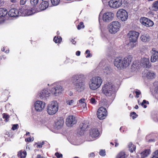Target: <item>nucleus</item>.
Instances as JSON below:
<instances>
[{"mask_svg":"<svg viewBox=\"0 0 158 158\" xmlns=\"http://www.w3.org/2000/svg\"><path fill=\"white\" fill-rule=\"evenodd\" d=\"M121 26V24L118 21L112 22L109 27V32L112 34H114L118 31Z\"/></svg>","mask_w":158,"mask_h":158,"instance_id":"obj_7","label":"nucleus"},{"mask_svg":"<svg viewBox=\"0 0 158 158\" xmlns=\"http://www.w3.org/2000/svg\"><path fill=\"white\" fill-rule=\"evenodd\" d=\"M153 7L156 9H158V1L155 2H154Z\"/></svg>","mask_w":158,"mask_h":158,"instance_id":"obj_42","label":"nucleus"},{"mask_svg":"<svg viewBox=\"0 0 158 158\" xmlns=\"http://www.w3.org/2000/svg\"><path fill=\"white\" fill-rule=\"evenodd\" d=\"M89 127L88 123L86 121H84L80 124L79 127L77 129L78 134L80 135H82L85 134L88 130Z\"/></svg>","mask_w":158,"mask_h":158,"instance_id":"obj_6","label":"nucleus"},{"mask_svg":"<svg viewBox=\"0 0 158 158\" xmlns=\"http://www.w3.org/2000/svg\"><path fill=\"white\" fill-rule=\"evenodd\" d=\"M85 53L87 54V55L86 56V57H89L90 56V51L89 50H87L85 52Z\"/></svg>","mask_w":158,"mask_h":158,"instance_id":"obj_50","label":"nucleus"},{"mask_svg":"<svg viewBox=\"0 0 158 158\" xmlns=\"http://www.w3.org/2000/svg\"><path fill=\"white\" fill-rule=\"evenodd\" d=\"M141 24L147 27H152L154 23L150 19L145 17H141L140 19Z\"/></svg>","mask_w":158,"mask_h":158,"instance_id":"obj_9","label":"nucleus"},{"mask_svg":"<svg viewBox=\"0 0 158 158\" xmlns=\"http://www.w3.org/2000/svg\"><path fill=\"white\" fill-rule=\"evenodd\" d=\"M27 154V152L25 151L20 150L18 152L17 155L20 158H25L26 157Z\"/></svg>","mask_w":158,"mask_h":158,"instance_id":"obj_24","label":"nucleus"},{"mask_svg":"<svg viewBox=\"0 0 158 158\" xmlns=\"http://www.w3.org/2000/svg\"><path fill=\"white\" fill-rule=\"evenodd\" d=\"M115 147H117V146H118V145H119L118 143H117V142H115Z\"/></svg>","mask_w":158,"mask_h":158,"instance_id":"obj_63","label":"nucleus"},{"mask_svg":"<svg viewBox=\"0 0 158 158\" xmlns=\"http://www.w3.org/2000/svg\"><path fill=\"white\" fill-rule=\"evenodd\" d=\"M127 157L125 152L123 151L119 152L117 155L116 158H125Z\"/></svg>","mask_w":158,"mask_h":158,"instance_id":"obj_29","label":"nucleus"},{"mask_svg":"<svg viewBox=\"0 0 158 158\" xmlns=\"http://www.w3.org/2000/svg\"><path fill=\"white\" fill-rule=\"evenodd\" d=\"M99 135V132L97 128H92L89 130V136L92 138H96Z\"/></svg>","mask_w":158,"mask_h":158,"instance_id":"obj_19","label":"nucleus"},{"mask_svg":"<svg viewBox=\"0 0 158 158\" xmlns=\"http://www.w3.org/2000/svg\"><path fill=\"white\" fill-rule=\"evenodd\" d=\"M8 11L6 9L0 8V17H4L7 14Z\"/></svg>","mask_w":158,"mask_h":158,"instance_id":"obj_27","label":"nucleus"},{"mask_svg":"<svg viewBox=\"0 0 158 158\" xmlns=\"http://www.w3.org/2000/svg\"><path fill=\"white\" fill-rule=\"evenodd\" d=\"M150 150L149 149H145L141 154V158H144L147 157L150 153Z\"/></svg>","mask_w":158,"mask_h":158,"instance_id":"obj_25","label":"nucleus"},{"mask_svg":"<svg viewBox=\"0 0 158 158\" xmlns=\"http://www.w3.org/2000/svg\"><path fill=\"white\" fill-rule=\"evenodd\" d=\"M37 158H44V157L40 155H38L37 156Z\"/></svg>","mask_w":158,"mask_h":158,"instance_id":"obj_61","label":"nucleus"},{"mask_svg":"<svg viewBox=\"0 0 158 158\" xmlns=\"http://www.w3.org/2000/svg\"><path fill=\"white\" fill-rule=\"evenodd\" d=\"M122 0H110L109 6L113 8L116 9L120 7L122 5Z\"/></svg>","mask_w":158,"mask_h":158,"instance_id":"obj_12","label":"nucleus"},{"mask_svg":"<svg viewBox=\"0 0 158 158\" xmlns=\"http://www.w3.org/2000/svg\"><path fill=\"white\" fill-rule=\"evenodd\" d=\"M129 148V151L131 152H133L134 151H135L136 149V146L130 142L128 145Z\"/></svg>","mask_w":158,"mask_h":158,"instance_id":"obj_28","label":"nucleus"},{"mask_svg":"<svg viewBox=\"0 0 158 158\" xmlns=\"http://www.w3.org/2000/svg\"><path fill=\"white\" fill-rule=\"evenodd\" d=\"M139 35V32L135 31H130L128 34L130 41L133 43L136 41Z\"/></svg>","mask_w":158,"mask_h":158,"instance_id":"obj_10","label":"nucleus"},{"mask_svg":"<svg viewBox=\"0 0 158 158\" xmlns=\"http://www.w3.org/2000/svg\"><path fill=\"white\" fill-rule=\"evenodd\" d=\"M64 123V121L61 119H59L56 122L55 126L58 128H60L62 127Z\"/></svg>","mask_w":158,"mask_h":158,"instance_id":"obj_26","label":"nucleus"},{"mask_svg":"<svg viewBox=\"0 0 158 158\" xmlns=\"http://www.w3.org/2000/svg\"><path fill=\"white\" fill-rule=\"evenodd\" d=\"M90 102L91 103L93 104H96L97 101H96L94 98H91L90 99Z\"/></svg>","mask_w":158,"mask_h":158,"instance_id":"obj_46","label":"nucleus"},{"mask_svg":"<svg viewBox=\"0 0 158 158\" xmlns=\"http://www.w3.org/2000/svg\"><path fill=\"white\" fill-rule=\"evenodd\" d=\"M104 73L105 74H107L109 73V68L108 66L105 67L103 69Z\"/></svg>","mask_w":158,"mask_h":158,"instance_id":"obj_44","label":"nucleus"},{"mask_svg":"<svg viewBox=\"0 0 158 158\" xmlns=\"http://www.w3.org/2000/svg\"><path fill=\"white\" fill-rule=\"evenodd\" d=\"M154 93V95H155V97H158V85L155 87Z\"/></svg>","mask_w":158,"mask_h":158,"instance_id":"obj_39","label":"nucleus"},{"mask_svg":"<svg viewBox=\"0 0 158 158\" xmlns=\"http://www.w3.org/2000/svg\"><path fill=\"white\" fill-rule=\"evenodd\" d=\"M37 146L39 148H41L42 147V145L41 144V143H40L38 144Z\"/></svg>","mask_w":158,"mask_h":158,"instance_id":"obj_62","label":"nucleus"},{"mask_svg":"<svg viewBox=\"0 0 158 158\" xmlns=\"http://www.w3.org/2000/svg\"><path fill=\"white\" fill-rule=\"evenodd\" d=\"M81 54V52L78 51H77L76 52V55L77 56H79Z\"/></svg>","mask_w":158,"mask_h":158,"instance_id":"obj_57","label":"nucleus"},{"mask_svg":"<svg viewBox=\"0 0 158 158\" xmlns=\"http://www.w3.org/2000/svg\"><path fill=\"white\" fill-rule=\"evenodd\" d=\"M55 155L57 158H61L63 156V155L62 154L59 153L58 152H56L55 153Z\"/></svg>","mask_w":158,"mask_h":158,"instance_id":"obj_45","label":"nucleus"},{"mask_svg":"<svg viewBox=\"0 0 158 158\" xmlns=\"http://www.w3.org/2000/svg\"><path fill=\"white\" fill-rule=\"evenodd\" d=\"M115 90L114 85L109 84V102H112L115 98Z\"/></svg>","mask_w":158,"mask_h":158,"instance_id":"obj_11","label":"nucleus"},{"mask_svg":"<svg viewBox=\"0 0 158 158\" xmlns=\"http://www.w3.org/2000/svg\"><path fill=\"white\" fill-rule=\"evenodd\" d=\"M116 15L118 19L123 21H126L128 18L127 12L126 10L123 9L118 10L117 12Z\"/></svg>","mask_w":158,"mask_h":158,"instance_id":"obj_5","label":"nucleus"},{"mask_svg":"<svg viewBox=\"0 0 158 158\" xmlns=\"http://www.w3.org/2000/svg\"><path fill=\"white\" fill-rule=\"evenodd\" d=\"M27 0H21L20 4L21 5H23L25 4Z\"/></svg>","mask_w":158,"mask_h":158,"instance_id":"obj_54","label":"nucleus"},{"mask_svg":"<svg viewBox=\"0 0 158 158\" xmlns=\"http://www.w3.org/2000/svg\"><path fill=\"white\" fill-rule=\"evenodd\" d=\"M63 90L62 86L60 85H58L55 87L52 88L51 90V93L55 96H57V94L61 93Z\"/></svg>","mask_w":158,"mask_h":158,"instance_id":"obj_15","label":"nucleus"},{"mask_svg":"<svg viewBox=\"0 0 158 158\" xmlns=\"http://www.w3.org/2000/svg\"><path fill=\"white\" fill-rule=\"evenodd\" d=\"M18 127L19 125L17 124L13 125L11 129L13 131L15 130L18 129Z\"/></svg>","mask_w":158,"mask_h":158,"instance_id":"obj_43","label":"nucleus"},{"mask_svg":"<svg viewBox=\"0 0 158 158\" xmlns=\"http://www.w3.org/2000/svg\"><path fill=\"white\" fill-rule=\"evenodd\" d=\"M3 118L5 119V121L6 122H7L9 121V118L10 116L7 114L4 113L2 114Z\"/></svg>","mask_w":158,"mask_h":158,"instance_id":"obj_37","label":"nucleus"},{"mask_svg":"<svg viewBox=\"0 0 158 158\" xmlns=\"http://www.w3.org/2000/svg\"><path fill=\"white\" fill-rule=\"evenodd\" d=\"M102 93L106 96H109V83L105 84L102 89Z\"/></svg>","mask_w":158,"mask_h":158,"instance_id":"obj_22","label":"nucleus"},{"mask_svg":"<svg viewBox=\"0 0 158 158\" xmlns=\"http://www.w3.org/2000/svg\"><path fill=\"white\" fill-rule=\"evenodd\" d=\"M75 117L73 115L69 116L66 119V123L68 127H71L77 123Z\"/></svg>","mask_w":158,"mask_h":158,"instance_id":"obj_13","label":"nucleus"},{"mask_svg":"<svg viewBox=\"0 0 158 158\" xmlns=\"http://www.w3.org/2000/svg\"><path fill=\"white\" fill-rule=\"evenodd\" d=\"M10 1L12 3H15L16 2V0H10Z\"/></svg>","mask_w":158,"mask_h":158,"instance_id":"obj_64","label":"nucleus"},{"mask_svg":"<svg viewBox=\"0 0 158 158\" xmlns=\"http://www.w3.org/2000/svg\"><path fill=\"white\" fill-rule=\"evenodd\" d=\"M102 19L105 22L109 21V12H107L104 13L103 15Z\"/></svg>","mask_w":158,"mask_h":158,"instance_id":"obj_31","label":"nucleus"},{"mask_svg":"<svg viewBox=\"0 0 158 158\" xmlns=\"http://www.w3.org/2000/svg\"><path fill=\"white\" fill-rule=\"evenodd\" d=\"M10 133V132H9L7 131L6 133V135H8V136L10 137L11 135V134Z\"/></svg>","mask_w":158,"mask_h":158,"instance_id":"obj_60","label":"nucleus"},{"mask_svg":"<svg viewBox=\"0 0 158 158\" xmlns=\"http://www.w3.org/2000/svg\"><path fill=\"white\" fill-rule=\"evenodd\" d=\"M99 155L102 156H104L106 155V152L105 150H101L99 152Z\"/></svg>","mask_w":158,"mask_h":158,"instance_id":"obj_41","label":"nucleus"},{"mask_svg":"<svg viewBox=\"0 0 158 158\" xmlns=\"http://www.w3.org/2000/svg\"><path fill=\"white\" fill-rule=\"evenodd\" d=\"M71 41L73 44H75L76 43V42L73 39H72Z\"/></svg>","mask_w":158,"mask_h":158,"instance_id":"obj_59","label":"nucleus"},{"mask_svg":"<svg viewBox=\"0 0 158 158\" xmlns=\"http://www.w3.org/2000/svg\"><path fill=\"white\" fill-rule=\"evenodd\" d=\"M150 158H158V150L152 153Z\"/></svg>","mask_w":158,"mask_h":158,"instance_id":"obj_34","label":"nucleus"},{"mask_svg":"<svg viewBox=\"0 0 158 158\" xmlns=\"http://www.w3.org/2000/svg\"><path fill=\"white\" fill-rule=\"evenodd\" d=\"M140 39L143 42L147 43L150 41L151 37L148 34H144L141 35Z\"/></svg>","mask_w":158,"mask_h":158,"instance_id":"obj_21","label":"nucleus"},{"mask_svg":"<svg viewBox=\"0 0 158 158\" xmlns=\"http://www.w3.org/2000/svg\"><path fill=\"white\" fill-rule=\"evenodd\" d=\"M102 80L99 77H93L90 80L89 85L90 89L95 90L98 89L101 85Z\"/></svg>","mask_w":158,"mask_h":158,"instance_id":"obj_2","label":"nucleus"},{"mask_svg":"<svg viewBox=\"0 0 158 158\" xmlns=\"http://www.w3.org/2000/svg\"><path fill=\"white\" fill-rule=\"evenodd\" d=\"M62 40V38L59 36H55L53 39V41L56 43H60Z\"/></svg>","mask_w":158,"mask_h":158,"instance_id":"obj_30","label":"nucleus"},{"mask_svg":"<svg viewBox=\"0 0 158 158\" xmlns=\"http://www.w3.org/2000/svg\"><path fill=\"white\" fill-rule=\"evenodd\" d=\"M27 10L21 9L19 11V10L15 9H11L8 12L9 15L11 17H16L19 15L24 16L27 14Z\"/></svg>","mask_w":158,"mask_h":158,"instance_id":"obj_4","label":"nucleus"},{"mask_svg":"<svg viewBox=\"0 0 158 158\" xmlns=\"http://www.w3.org/2000/svg\"><path fill=\"white\" fill-rule=\"evenodd\" d=\"M74 101L73 100H70L67 101V103L69 105H71L73 103Z\"/></svg>","mask_w":158,"mask_h":158,"instance_id":"obj_52","label":"nucleus"},{"mask_svg":"<svg viewBox=\"0 0 158 158\" xmlns=\"http://www.w3.org/2000/svg\"><path fill=\"white\" fill-rule=\"evenodd\" d=\"M6 59V57L5 55H2L0 57V60H5Z\"/></svg>","mask_w":158,"mask_h":158,"instance_id":"obj_56","label":"nucleus"},{"mask_svg":"<svg viewBox=\"0 0 158 158\" xmlns=\"http://www.w3.org/2000/svg\"><path fill=\"white\" fill-rule=\"evenodd\" d=\"M94 156V153L92 152L89 155V157H93Z\"/></svg>","mask_w":158,"mask_h":158,"instance_id":"obj_58","label":"nucleus"},{"mask_svg":"<svg viewBox=\"0 0 158 158\" xmlns=\"http://www.w3.org/2000/svg\"><path fill=\"white\" fill-rule=\"evenodd\" d=\"M39 0H30V2L32 5L35 6L37 4Z\"/></svg>","mask_w":158,"mask_h":158,"instance_id":"obj_38","label":"nucleus"},{"mask_svg":"<svg viewBox=\"0 0 158 158\" xmlns=\"http://www.w3.org/2000/svg\"><path fill=\"white\" fill-rule=\"evenodd\" d=\"M85 99L84 98H81V99L79 100V101L80 103L84 104L85 105V106L86 105V104L84 102V101H85Z\"/></svg>","mask_w":158,"mask_h":158,"instance_id":"obj_48","label":"nucleus"},{"mask_svg":"<svg viewBox=\"0 0 158 158\" xmlns=\"http://www.w3.org/2000/svg\"><path fill=\"white\" fill-rule=\"evenodd\" d=\"M135 93L136 94V96L135 97L137 98H139V95L141 94V92L140 91H135Z\"/></svg>","mask_w":158,"mask_h":158,"instance_id":"obj_49","label":"nucleus"},{"mask_svg":"<svg viewBox=\"0 0 158 158\" xmlns=\"http://www.w3.org/2000/svg\"><path fill=\"white\" fill-rule=\"evenodd\" d=\"M49 6V3L47 1H42L39 6L38 11H41L45 10Z\"/></svg>","mask_w":158,"mask_h":158,"instance_id":"obj_18","label":"nucleus"},{"mask_svg":"<svg viewBox=\"0 0 158 158\" xmlns=\"http://www.w3.org/2000/svg\"><path fill=\"white\" fill-rule=\"evenodd\" d=\"M151 60L152 62H155L158 61V51H156L154 52L152 56Z\"/></svg>","mask_w":158,"mask_h":158,"instance_id":"obj_23","label":"nucleus"},{"mask_svg":"<svg viewBox=\"0 0 158 158\" xmlns=\"http://www.w3.org/2000/svg\"><path fill=\"white\" fill-rule=\"evenodd\" d=\"M148 101H146L145 100H143V102L141 103V105L142 106H143V105L144 104L147 103L148 104Z\"/></svg>","mask_w":158,"mask_h":158,"instance_id":"obj_55","label":"nucleus"},{"mask_svg":"<svg viewBox=\"0 0 158 158\" xmlns=\"http://www.w3.org/2000/svg\"><path fill=\"white\" fill-rule=\"evenodd\" d=\"M25 141L27 142H30L32 141V138L31 137H28L26 139Z\"/></svg>","mask_w":158,"mask_h":158,"instance_id":"obj_53","label":"nucleus"},{"mask_svg":"<svg viewBox=\"0 0 158 158\" xmlns=\"http://www.w3.org/2000/svg\"><path fill=\"white\" fill-rule=\"evenodd\" d=\"M144 61H146L145 67L147 68H149L151 66V64L150 63V61L148 59H144Z\"/></svg>","mask_w":158,"mask_h":158,"instance_id":"obj_33","label":"nucleus"},{"mask_svg":"<svg viewBox=\"0 0 158 158\" xmlns=\"http://www.w3.org/2000/svg\"><path fill=\"white\" fill-rule=\"evenodd\" d=\"M45 103L41 101H37L35 104V109L36 110L40 111L43 110L44 108Z\"/></svg>","mask_w":158,"mask_h":158,"instance_id":"obj_14","label":"nucleus"},{"mask_svg":"<svg viewBox=\"0 0 158 158\" xmlns=\"http://www.w3.org/2000/svg\"><path fill=\"white\" fill-rule=\"evenodd\" d=\"M144 59H147V58H143L141 59V63L143 66H144V67H145V64L146 63V61H144Z\"/></svg>","mask_w":158,"mask_h":158,"instance_id":"obj_47","label":"nucleus"},{"mask_svg":"<svg viewBox=\"0 0 158 158\" xmlns=\"http://www.w3.org/2000/svg\"><path fill=\"white\" fill-rule=\"evenodd\" d=\"M59 106L56 101H52L48 104L47 108V111L50 115L55 114L58 110Z\"/></svg>","mask_w":158,"mask_h":158,"instance_id":"obj_3","label":"nucleus"},{"mask_svg":"<svg viewBox=\"0 0 158 158\" xmlns=\"http://www.w3.org/2000/svg\"><path fill=\"white\" fill-rule=\"evenodd\" d=\"M103 3L106 5H109V2L108 0H102Z\"/></svg>","mask_w":158,"mask_h":158,"instance_id":"obj_51","label":"nucleus"},{"mask_svg":"<svg viewBox=\"0 0 158 158\" xmlns=\"http://www.w3.org/2000/svg\"><path fill=\"white\" fill-rule=\"evenodd\" d=\"M146 77L149 79L154 78L155 77V74L153 73L148 72L146 74Z\"/></svg>","mask_w":158,"mask_h":158,"instance_id":"obj_32","label":"nucleus"},{"mask_svg":"<svg viewBox=\"0 0 158 158\" xmlns=\"http://www.w3.org/2000/svg\"><path fill=\"white\" fill-rule=\"evenodd\" d=\"M114 65L118 68H124L123 60L122 58L119 57L115 58L114 61Z\"/></svg>","mask_w":158,"mask_h":158,"instance_id":"obj_16","label":"nucleus"},{"mask_svg":"<svg viewBox=\"0 0 158 158\" xmlns=\"http://www.w3.org/2000/svg\"><path fill=\"white\" fill-rule=\"evenodd\" d=\"M130 115L131 117H132L133 119L136 118L138 116V115L136 114V113L134 112H131L130 113Z\"/></svg>","mask_w":158,"mask_h":158,"instance_id":"obj_40","label":"nucleus"},{"mask_svg":"<svg viewBox=\"0 0 158 158\" xmlns=\"http://www.w3.org/2000/svg\"><path fill=\"white\" fill-rule=\"evenodd\" d=\"M85 27V26L83 22H81L77 26V28L78 30H80L81 28H84Z\"/></svg>","mask_w":158,"mask_h":158,"instance_id":"obj_36","label":"nucleus"},{"mask_svg":"<svg viewBox=\"0 0 158 158\" xmlns=\"http://www.w3.org/2000/svg\"><path fill=\"white\" fill-rule=\"evenodd\" d=\"M71 81L77 91L81 92L84 90V82L83 81V78L80 75H74L73 76Z\"/></svg>","mask_w":158,"mask_h":158,"instance_id":"obj_1","label":"nucleus"},{"mask_svg":"<svg viewBox=\"0 0 158 158\" xmlns=\"http://www.w3.org/2000/svg\"><path fill=\"white\" fill-rule=\"evenodd\" d=\"M51 1L52 6H56L59 4L60 0H51Z\"/></svg>","mask_w":158,"mask_h":158,"instance_id":"obj_35","label":"nucleus"},{"mask_svg":"<svg viewBox=\"0 0 158 158\" xmlns=\"http://www.w3.org/2000/svg\"><path fill=\"white\" fill-rule=\"evenodd\" d=\"M97 115L100 119H103L107 115V111L106 108L103 107H101L98 110Z\"/></svg>","mask_w":158,"mask_h":158,"instance_id":"obj_8","label":"nucleus"},{"mask_svg":"<svg viewBox=\"0 0 158 158\" xmlns=\"http://www.w3.org/2000/svg\"><path fill=\"white\" fill-rule=\"evenodd\" d=\"M132 56H127L124 58L123 60L124 67H127L131 63L132 59Z\"/></svg>","mask_w":158,"mask_h":158,"instance_id":"obj_17","label":"nucleus"},{"mask_svg":"<svg viewBox=\"0 0 158 158\" xmlns=\"http://www.w3.org/2000/svg\"><path fill=\"white\" fill-rule=\"evenodd\" d=\"M50 94V91L48 89H44L41 91L39 96L40 98H43L48 97Z\"/></svg>","mask_w":158,"mask_h":158,"instance_id":"obj_20","label":"nucleus"}]
</instances>
